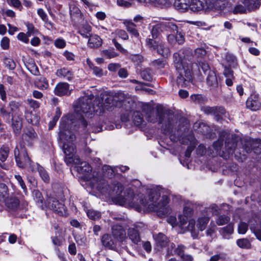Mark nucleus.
Returning <instances> with one entry per match:
<instances>
[{"label": "nucleus", "instance_id": "1", "mask_svg": "<svg viewBox=\"0 0 261 261\" xmlns=\"http://www.w3.org/2000/svg\"><path fill=\"white\" fill-rule=\"evenodd\" d=\"M160 196L161 194L159 190L151 189L148 193L147 199L143 198L142 194L136 196L133 190L128 188L124 192V195L122 199L124 202L138 212L141 211L142 206L149 211L156 212L159 217H163L169 212V208L167 205L169 198L167 195H163L162 199L158 202Z\"/></svg>", "mask_w": 261, "mask_h": 261}, {"label": "nucleus", "instance_id": "2", "mask_svg": "<svg viewBox=\"0 0 261 261\" xmlns=\"http://www.w3.org/2000/svg\"><path fill=\"white\" fill-rule=\"evenodd\" d=\"M146 118L148 121L152 123L158 121L159 123L162 124V129L167 132H170L175 122V116L173 112L162 106H158L156 110L149 108Z\"/></svg>", "mask_w": 261, "mask_h": 261}, {"label": "nucleus", "instance_id": "3", "mask_svg": "<svg viewBox=\"0 0 261 261\" xmlns=\"http://www.w3.org/2000/svg\"><path fill=\"white\" fill-rule=\"evenodd\" d=\"M101 108V105L97 106V105L95 103V99L93 102H92V98H91L87 97L80 98L75 107V112L76 114L75 117L79 119L82 125L84 127H86L88 124L84 117L87 114L91 115L93 113L101 115L102 110Z\"/></svg>", "mask_w": 261, "mask_h": 261}, {"label": "nucleus", "instance_id": "4", "mask_svg": "<svg viewBox=\"0 0 261 261\" xmlns=\"http://www.w3.org/2000/svg\"><path fill=\"white\" fill-rule=\"evenodd\" d=\"M244 6L241 4L237 5L232 10L234 14L245 13L246 10L254 11L260 6L261 0H241Z\"/></svg>", "mask_w": 261, "mask_h": 261}, {"label": "nucleus", "instance_id": "5", "mask_svg": "<svg viewBox=\"0 0 261 261\" xmlns=\"http://www.w3.org/2000/svg\"><path fill=\"white\" fill-rule=\"evenodd\" d=\"M14 156L17 165L21 168H24L27 166L31 165V161L28 156L25 149H22L21 151L16 147L14 151Z\"/></svg>", "mask_w": 261, "mask_h": 261}, {"label": "nucleus", "instance_id": "6", "mask_svg": "<svg viewBox=\"0 0 261 261\" xmlns=\"http://www.w3.org/2000/svg\"><path fill=\"white\" fill-rule=\"evenodd\" d=\"M5 204L11 211L18 212L25 208L27 203L25 202L20 203L19 199L15 197H8L6 199Z\"/></svg>", "mask_w": 261, "mask_h": 261}, {"label": "nucleus", "instance_id": "7", "mask_svg": "<svg viewBox=\"0 0 261 261\" xmlns=\"http://www.w3.org/2000/svg\"><path fill=\"white\" fill-rule=\"evenodd\" d=\"M44 207H48L60 215H63L64 211V204L59 202L56 198L52 197H48L47 198L44 206Z\"/></svg>", "mask_w": 261, "mask_h": 261}, {"label": "nucleus", "instance_id": "8", "mask_svg": "<svg viewBox=\"0 0 261 261\" xmlns=\"http://www.w3.org/2000/svg\"><path fill=\"white\" fill-rule=\"evenodd\" d=\"M63 150L66 155L65 161L67 164L72 163L73 160V156L76 152L75 146L71 142H63Z\"/></svg>", "mask_w": 261, "mask_h": 261}, {"label": "nucleus", "instance_id": "9", "mask_svg": "<svg viewBox=\"0 0 261 261\" xmlns=\"http://www.w3.org/2000/svg\"><path fill=\"white\" fill-rule=\"evenodd\" d=\"M113 94L110 95H105L102 97H96L95 98V103L98 105H101L102 109L101 114H102L105 109L109 110L110 105L114 107V99Z\"/></svg>", "mask_w": 261, "mask_h": 261}, {"label": "nucleus", "instance_id": "10", "mask_svg": "<svg viewBox=\"0 0 261 261\" xmlns=\"http://www.w3.org/2000/svg\"><path fill=\"white\" fill-rule=\"evenodd\" d=\"M161 27H165L167 30L172 32V33L168 35V41L172 45L176 44L177 43L178 27L171 22L162 23Z\"/></svg>", "mask_w": 261, "mask_h": 261}, {"label": "nucleus", "instance_id": "11", "mask_svg": "<svg viewBox=\"0 0 261 261\" xmlns=\"http://www.w3.org/2000/svg\"><path fill=\"white\" fill-rule=\"evenodd\" d=\"M11 127L15 135L20 134L22 128V118L21 114H11Z\"/></svg>", "mask_w": 261, "mask_h": 261}, {"label": "nucleus", "instance_id": "12", "mask_svg": "<svg viewBox=\"0 0 261 261\" xmlns=\"http://www.w3.org/2000/svg\"><path fill=\"white\" fill-rule=\"evenodd\" d=\"M37 134L32 127H27L24 130L22 138L24 143L28 146H32V142L37 138Z\"/></svg>", "mask_w": 261, "mask_h": 261}, {"label": "nucleus", "instance_id": "13", "mask_svg": "<svg viewBox=\"0 0 261 261\" xmlns=\"http://www.w3.org/2000/svg\"><path fill=\"white\" fill-rule=\"evenodd\" d=\"M191 68V64H187L186 66L183 65V72L180 70V83L183 82V85L185 87L188 86L192 80Z\"/></svg>", "mask_w": 261, "mask_h": 261}, {"label": "nucleus", "instance_id": "14", "mask_svg": "<svg viewBox=\"0 0 261 261\" xmlns=\"http://www.w3.org/2000/svg\"><path fill=\"white\" fill-rule=\"evenodd\" d=\"M246 107L252 111L258 110L261 107L258 96L255 94H251L246 101Z\"/></svg>", "mask_w": 261, "mask_h": 261}, {"label": "nucleus", "instance_id": "15", "mask_svg": "<svg viewBox=\"0 0 261 261\" xmlns=\"http://www.w3.org/2000/svg\"><path fill=\"white\" fill-rule=\"evenodd\" d=\"M54 93L56 95L59 96L70 94L71 92L69 90V85L64 82L58 83L54 89Z\"/></svg>", "mask_w": 261, "mask_h": 261}, {"label": "nucleus", "instance_id": "16", "mask_svg": "<svg viewBox=\"0 0 261 261\" xmlns=\"http://www.w3.org/2000/svg\"><path fill=\"white\" fill-rule=\"evenodd\" d=\"M108 186L110 188L109 191V194L113 196H115L118 198H121L122 197L121 194L123 191V187L122 184L118 182H114L112 185H106V186Z\"/></svg>", "mask_w": 261, "mask_h": 261}, {"label": "nucleus", "instance_id": "17", "mask_svg": "<svg viewBox=\"0 0 261 261\" xmlns=\"http://www.w3.org/2000/svg\"><path fill=\"white\" fill-rule=\"evenodd\" d=\"M101 241L102 245L106 248L114 250L116 248V243L112 236L105 234L101 237Z\"/></svg>", "mask_w": 261, "mask_h": 261}, {"label": "nucleus", "instance_id": "18", "mask_svg": "<svg viewBox=\"0 0 261 261\" xmlns=\"http://www.w3.org/2000/svg\"><path fill=\"white\" fill-rule=\"evenodd\" d=\"M112 234L114 238L119 241H123L125 238L126 232L122 226L115 225L112 228Z\"/></svg>", "mask_w": 261, "mask_h": 261}, {"label": "nucleus", "instance_id": "19", "mask_svg": "<svg viewBox=\"0 0 261 261\" xmlns=\"http://www.w3.org/2000/svg\"><path fill=\"white\" fill-rule=\"evenodd\" d=\"M71 19L74 25H77L83 21V17L80 9L75 6L70 8Z\"/></svg>", "mask_w": 261, "mask_h": 261}, {"label": "nucleus", "instance_id": "20", "mask_svg": "<svg viewBox=\"0 0 261 261\" xmlns=\"http://www.w3.org/2000/svg\"><path fill=\"white\" fill-rule=\"evenodd\" d=\"M127 234L129 239L134 245H141V240L137 229L134 228H129L127 231Z\"/></svg>", "mask_w": 261, "mask_h": 261}, {"label": "nucleus", "instance_id": "21", "mask_svg": "<svg viewBox=\"0 0 261 261\" xmlns=\"http://www.w3.org/2000/svg\"><path fill=\"white\" fill-rule=\"evenodd\" d=\"M60 139L64 142L72 143L75 139V136L71 131L61 129L59 132Z\"/></svg>", "mask_w": 261, "mask_h": 261}, {"label": "nucleus", "instance_id": "22", "mask_svg": "<svg viewBox=\"0 0 261 261\" xmlns=\"http://www.w3.org/2000/svg\"><path fill=\"white\" fill-rule=\"evenodd\" d=\"M56 74L58 77L65 79L69 81H71L73 78V72L66 68L58 69Z\"/></svg>", "mask_w": 261, "mask_h": 261}, {"label": "nucleus", "instance_id": "23", "mask_svg": "<svg viewBox=\"0 0 261 261\" xmlns=\"http://www.w3.org/2000/svg\"><path fill=\"white\" fill-rule=\"evenodd\" d=\"M114 99V107H119L121 106V102L126 100L129 98V95L119 91L114 94L113 93Z\"/></svg>", "mask_w": 261, "mask_h": 261}, {"label": "nucleus", "instance_id": "24", "mask_svg": "<svg viewBox=\"0 0 261 261\" xmlns=\"http://www.w3.org/2000/svg\"><path fill=\"white\" fill-rule=\"evenodd\" d=\"M153 238L157 245L161 247H166L169 241L168 238L162 232L153 235Z\"/></svg>", "mask_w": 261, "mask_h": 261}, {"label": "nucleus", "instance_id": "25", "mask_svg": "<svg viewBox=\"0 0 261 261\" xmlns=\"http://www.w3.org/2000/svg\"><path fill=\"white\" fill-rule=\"evenodd\" d=\"M202 110L206 114H212L216 116H219V113L222 114L224 112V109L221 107H210L208 106L203 107Z\"/></svg>", "mask_w": 261, "mask_h": 261}, {"label": "nucleus", "instance_id": "26", "mask_svg": "<svg viewBox=\"0 0 261 261\" xmlns=\"http://www.w3.org/2000/svg\"><path fill=\"white\" fill-rule=\"evenodd\" d=\"M177 124V119L175 118V122L171 128L170 132H167V131H165L164 130V133L165 134H169L170 135V139L171 141L173 142H177L178 140H179V135L178 134V129H177V134H175L176 128L175 127V126Z\"/></svg>", "mask_w": 261, "mask_h": 261}, {"label": "nucleus", "instance_id": "27", "mask_svg": "<svg viewBox=\"0 0 261 261\" xmlns=\"http://www.w3.org/2000/svg\"><path fill=\"white\" fill-rule=\"evenodd\" d=\"M89 46L91 48H97L102 44V39L97 35H91L88 41Z\"/></svg>", "mask_w": 261, "mask_h": 261}, {"label": "nucleus", "instance_id": "28", "mask_svg": "<svg viewBox=\"0 0 261 261\" xmlns=\"http://www.w3.org/2000/svg\"><path fill=\"white\" fill-rule=\"evenodd\" d=\"M76 171L80 173L87 175L92 171V168L90 165L86 162H82L80 165L76 167Z\"/></svg>", "mask_w": 261, "mask_h": 261}, {"label": "nucleus", "instance_id": "29", "mask_svg": "<svg viewBox=\"0 0 261 261\" xmlns=\"http://www.w3.org/2000/svg\"><path fill=\"white\" fill-rule=\"evenodd\" d=\"M189 8L193 11H198L204 9L205 6L199 0H191Z\"/></svg>", "mask_w": 261, "mask_h": 261}, {"label": "nucleus", "instance_id": "30", "mask_svg": "<svg viewBox=\"0 0 261 261\" xmlns=\"http://www.w3.org/2000/svg\"><path fill=\"white\" fill-rule=\"evenodd\" d=\"M124 24L126 26L127 31L134 35L136 37L139 36V33L138 30L136 29V24L131 21H125Z\"/></svg>", "mask_w": 261, "mask_h": 261}, {"label": "nucleus", "instance_id": "31", "mask_svg": "<svg viewBox=\"0 0 261 261\" xmlns=\"http://www.w3.org/2000/svg\"><path fill=\"white\" fill-rule=\"evenodd\" d=\"M158 2L165 7L173 5L177 10L179 9V0H158Z\"/></svg>", "mask_w": 261, "mask_h": 261}, {"label": "nucleus", "instance_id": "32", "mask_svg": "<svg viewBox=\"0 0 261 261\" xmlns=\"http://www.w3.org/2000/svg\"><path fill=\"white\" fill-rule=\"evenodd\" d=\"M194 128L198 132L206 134L209 132L210 128L203 122H196L194 124Z\"/></svg>", "mask_w": 261, "mask_h": 261}, {"label": "nucleus", "instance_id": "33", "mask_svg": "<svg viewBox=\"0 0 261 261\" xmlns=\"http://www.w3.org/2000/svg\"><path fill=\"white\" fill-rule=\"evenodd\" d=\"M33 197L39 206L44 209V204H43V197L41 193L38 190H34L33 191Z\"/></svg>", "mask_w": 261, "mask_h": 261}, {"label": "nucleus", "instance_id": "34", "mask_svg": "<svg viewBox=\"0 0 261 261\" xmlns=\"http://www.w3.org/2000/svg\"><path fill=\"white\" fill-rule=\"evenodd\" d=\"M207 84L211 86H216L217 85L218 81L216 73L214 71L210 70L206 78Z\"/></svg>", "mask_w": 261, "mask_h": 261}, {"label": "nucleus", "instance_id": "35", "mask_svg": "<svg viewBox=\"0 0 261 261\" xmlns=\"http://www.w3.org/2000/svg\"><path fill=\"white\" fill-rule=\"evenodd\" d=\"M209 221V218L206 216L199 217L197 222L196 227L200 231H203Z\"/></svg>", "mask_w": 261, "mask_h": 261}, {"label": "nucleus", "instance_id": "36", "mask_svg": "<svg viewBox=\"0 0 261 261\" xmlns=\"http://www.w3.org/2000/svg\"><path fill=\"white\" fill-rule=\"evenodd\" d=\"M27 121L34 125H37L39 123L40 118L36 115L32 113H28L25 114Z\"/></svg>", "mask_w": 261, "mask_h": 261}, {"label": "nucleus", "instance_id": "37", "mask_svg": "<svg viewBox=\"0 0 261 261\" xmlns=\"http://www.w3.org/2000/svg\"><path fill=\"white\" fill-rule=\"evenodd\" d=\"M9 106L10 108L12 114H20L19 113V111L20 108L21 107V105L20 103L15 101H12L9 102Z\"/></svg>", "mask_w": 261, "mask_h": 261}, {"label": "nucleus", "instance_id": "38", "mask_svg": "<svg viewBox=\"0 0 261 261\" xmlns=\"http://www.w3.org/2000/svg\"><path fill=\"white\" fill-rule=\"evenodd\" d=\"M140 75L145 81L151 82L152 80V72L149 68H146L142 70L140 73Z\"/></svg>", "mask_w": 261, "mask_h": 261}, {"label": "nucleus", "instance_id": "39", "mask_svg": "<svg viewBox=\"0 0 261 261\" xmlns=\"http://www.w3.org/2000/svg\"><path fill=\"white\" fill-rule=\"evenodd\" d=\"M10 149L8 146H2L0 148V161L4 162L8 158Z\"/></svg>", "mask_w": 261, "mask_h": 261}, {"label": "nucleus", "instance_id": "40", "mask_svg": "<svg viewBox=\"0 0 261 261\" xmlns=\"http://www.w3.org/2000/svg\"><path fill=\"white\" fill-rule=\"evenodd\" d=\"M146 45L151 50H155L156 48L162 47V43L153 40V38L146 39Z\"/></svg>", "mask_w": 261, "mask_h": 261}, {"label": "nucleus", "instance_id": "41", "mask_svg": "<svg viewBox=\"0 0 261 261\" xmlns=\"http://www.w3.org/2000/svg\"><path fill=\"white\" fill-rule=\"evenodd\" d=\"M88 218L93 220H98L101 217V213L94 210H89L87 212Z\"/></svg>", "mask_w": 261, "mask_h": 261}, {"label": "nucleus", "instance_id": "42", "mask_svg": "<svg viewBox=\"0 0 261 261\" xmlns=\"http://www.w3.org/2000/svg\"><path fill=\"white\" fill-rule=\"evenodd\" d=\"M133 122L135 125L137 126H140L142 124L143 122V119L142 116V114L139 112H135L134 113L133 116Z\"/></svg>", "mask_w": 261, "mask_h": 261}, {"label": "nucleus", "instance_id": "43", "mask_svg": "<svg viewBox=\"0 0 261 261\" xmlns=\"http://www.w3.org/2000/svg\"><path fill=\"white\" fill-rule=\"evenodd\" d=\"M4 63L5 66L9 70H14L16 67L15 62L11 58H5L4 59Z\"/></svg>", "mask_w": 261, "mask_h": 261}, {"label": "nucleus", "instance_id": "44", "mask_svg": "<svg viewBox=\"0 0 261 261\" xmlns=\"http://www.w3.org/2000/svg\"><path fill=\"white\" fill-rule=\"evenodd\" d=\"M225 147L228 154L232 153L234 151V149L237 147V143L236 141L232 139L231 142H226Z\"/></svg>", "mask_w": 261, "mask_h": 261}, {"label": "nucleus", "instance_id": "45", "mask_svg": "<svg viewBox=\"0 0 261 261\" xmlns=\"http://www.w3.org/2000/svg\"><path fill=\"white\" fill-rule=\"evenodd\" d=\"M195 225V221L194 220H190L189 221V224L187 227V229L191 232L193 238H196L197 237V233L196 231Z\"/></svg>", "mask_w": 261, "mask_h": 261}, {"label": "nucleus", "instance_id": "46", "mask_svg": "<svg viewBox=\"0 0 261 261\" xmlns=\"http://www.w3.org/2000/svg\"><path fill=\"white\" fill-rule=\"evenodd\" d=\"M157 51V53L162 55L164 58H167L170 55V50L168 48L164 46L163 44H162L161 47L156 48L155 49Z\"/></svg>", "mask_w": 261, "mask_h": 261}, {"label": "nucleus", "instance_id": "47", "mask_svg": "<svg viewBox=\"0 0 261 261\" xmlns=\"http://www.w3.org/2000/svg\"><path fill=\"white\" fill-rule=\"evenodd\" d=\"M37 87L42 89H46L48 88V84L47 81L45 77H41L36 82Z\"/></svg>", "mask_w": 261, "mask_h": 261}, {"label": "nucleus", "instance_id": "48", "mask_svg": "<svg viewBox=\"0 0 261 261\" xmlns=\"http://www.w3.org/2000/svg\"><path fill=\"white\" fill-rule=\"evenodd\" d=\"M191 99L195 102L199 104L202 103L206 100L205 97L200 94L192 95Z\"/></svg>", "mask_w": 261, "mask_h": 261}, {"label": "nucleus", "instance_id": "49", "mask_svg": "<svg viewBox=\"0 0 261 261\" xmlns=\"http://www.w3.org/2000/svg\"><path fill=\"white\" fill-rule=\"evenodd\" d=\"M191 0H180V12H185L189 9Z\"/></svg>", "mask_w": 261, "mask_h": 261}, {"label": "nucleus", "instance_id": "50", "mask_svg": "<svg viewBox=\"0 0 261 261\" xmlns=\"http://www.w3.org/2000/svg\"><path fill=\"white\" fill-rule=\"evenodd\" d=\"M102 54L103 56L109 59L116 57L118 56V54L113 49L103 50L102 51Z\"/></svg>", "mask_w": 261, "mask_h": 261}, {"label": "nucleus", "instance_id": "51", "mask_svg": "<svg viewBox=\"0 0 261 261\" xmlns=\"http://www.w3.org/2000/svg\"><path fill=\"white\" fill-rule=\"evenodd\" d=\"M91 28L89 25H86L85 27V30L80 29L79 31V33L85 38H89L91 36L90 32H91Z\"/></svg>", "mask_w": 261, "mask_h": 261}, {"label": "nucleus", "instance_id": "52", "mask_svg": "<svg viewBox=\"0 0 261 261\" xmlns=\"http://www.w3.org/2000/svg\"><path fill=\"white\" fill-rule=\"evenodd\" d=\"M237 245L242 248H249L250 246V243L248 240L246 239H239L237 242Z\"/></svg>", "mask_w": 261, "mask_h": 261}, {"label": "nucleus", "instance_id": "53", "mask_svg": "<svg viewBox=\"0 0 261 261\" xmlns=\"http://www.w3.org/2000/svg\"><path fill=\"white\" fill-rule=\"evenodd\" d=\"M230 220V218L225 215H221L218 217L216 223L218 225H223L227 223Z\"/></svg>", "mask_w": 261, "mask_h": 261}, {"label": "nucleus", "instance_id": "54", "mask_svg": "<svg viewBox=\"0 0 261 261\" xmlns=\"http://www.w3.org/2000/svg\"><path fill=\"white\" fill-rule=\"evenodd\" d=\"M162 23L160 24V25H157L153 27L151 33L152 35V37L153 39H156L158 38L159 35V29L161 28H166L165 27H161V24Z\"/></svg>", "mask_w": 261, "mask_h": 261}, {"label": "nucleus", "instance_id": "55", "mask_svg": "<svg viewBox=\"0 0 261 261\" xmlns=\"http://www.w3.org/2000/svg\"><path fill=\"white\" fill-rule=\"evenodd\" d=\"M39 172L42 179L45 182H48L49 181V177L47 172L42 168L39 169Z\"/></svg>", "mask_w": 261, "mask_h": 261}, {"label": "nucleus", "instance_id": "56", "mask_svg": "<svg viewBox=\"0 0 261 261\" xmlns=\"http://www.w3.org/2000/svg\"><path fill=\"white\" fill-rule=\"evenodd\" d=\"M248 225L246 223L240 222L238 225V232L241 234H245L248 230Z\"/></svg>", "mask_w": 261, "mask_h": 261}, {"label": "nucleus", "instance_id": "57", "mask_svg": "<svg viewBox=\"0 0 261 261\" xmlns=\"http://www.w3.org/2000/svg\"><path fill=\"white\" fill-rule=\"evenodd\" d=\"M152 66L158 68H162L165 67L166 61L162 59H157L153 61L151 63Z\"/></svg>", "mask_w": 261, "mask_h": 261}, {"label": "nucleus", "instance_id": "58", "mask_svg": "<svg viewBox=\"0 0 261 261\" xmlns=\"http://www.w3.org/2000/svg\"><path fill=\"white\" fill-rule=\"evenodd\" d=\"M0 113L3 118L6 119L8 121H9L10 117H11L12 114L11 112L7 111V110L4 107H2L0 109Z\"/></svg>", "mask_w": 261, "mask_h": 261}, {"label": "nucleus", "instance_id": "59", "mask_svg": "<svg viewBox=\"0 0 261 261\" xmlns=\"http://www.w3.org/2000/svg\"><path fill=\"white\" fill-rule=\"evenodd\" d=\"M182 249L180 245V261H193V257L191 255L182 253L181 251Z\"/></svg>", "mask_w": 261, "mask_h": 261}, {"label": "nucleus", "instance_id": "60", "mask_svg": "<svg viewBox=\"0 0 261 261\" xmlns=\"http://www.w3.org/2000/svg\"><path fill=\"white\" fill-rule=\"evenodd\" d=\"M173 63L176 70L178 72L179 65V53L177 52L173 55Z\"/></svg>", "mask_w": 261, "mask_h": 261}, {"label": "nucleus", "instance_id": "61", "mask_svg": "<svg viewBox=\"0 0 261 261\" xmlns=\"http://www.w3.org/2000/svg\"><path fill=\"white\" fill-rule=\"evenodd\" d=\"M9 39L7 37H4L1 41V45L4 49H7L9 47Z\"/></svg>", "mask_w": 261, "mask_h": 261}, {"label": "nucleus", "instance_id": "62", "mask_svg": "<svg viewBox=\"0 0 261 261\" xmlns=\"http://www.w3.org/2000/svg\"><path fill=\"white\" fill-rule=\"evenodd\" d=\"M93 73L97 77H101L103 75L102 69L97 66H93L92 68Z\"/></svg>", "mask_w": 261, "mask_h": 261}, {"label": "nucleus", "instance_id": "63", "mask_svg": "<svg viewBox=\"0 0 261 261\" xmlns=\"http://www.w3.org/2000/svg\"><path fill=\"white\" fill-rule=\"evenodd\" d=\"M226 60L230 63V64L234 66L236 64L237 59L235 56L231 54H228L226 57Z\"/></svg>", "mask_w": 261, "mask_h": 261}, {"label": "nucleus", "instance_id": "64", "mask_svg": "<svg viewBox=\"0 0 261 261\" xmlns=\"http://www.w3.org/2000/svg\"><path fill=\"white\" fill-rule=\"evenodd\" d=\"M223 233L227 234H231L233 231V226L231 224H228L227 226L222 229Z\"/></svg>", "mask_w": 261, "mask_h": 261}]
</instances>
